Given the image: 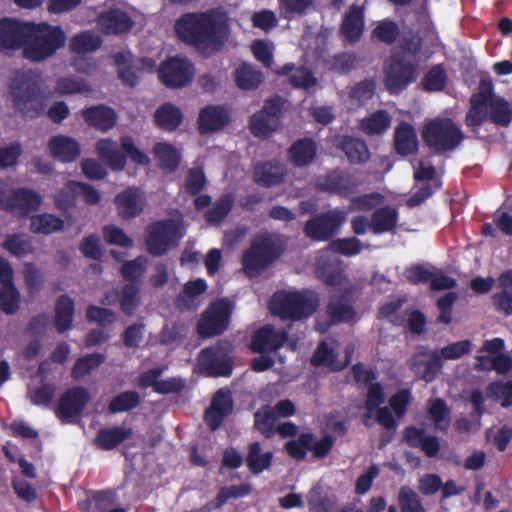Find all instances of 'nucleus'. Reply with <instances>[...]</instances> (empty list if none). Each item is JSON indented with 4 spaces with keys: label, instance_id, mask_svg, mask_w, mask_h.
I'll list each match as a JSON object with an SVG mask.
<instances>
[{
    "label": "nucleus",
    "instance_id": "obj_31",
    "mask_svg": "<svg viewBox=\"0 0 512 512\" xmlns=\"http://www.w3.org/2000/svg\"><path fill=\"white\" fill-rule=\"evenodd\" d=\"M82 117L89 126L103 132L112 129L117 121L114 109L104 104L85 108L82 111Z\"/></svg>",
    "mask_w": 512,
    "mask_h": 512
},
{
    "label": "nucleus",
    "instance_id": "obj_23",
    "mask_svg": "<svg viewBox=\"0 0 512 512\" xmlns=\"http://www.w3.org/2000/svg\"><path fill=\"white\" fill-rule=\"evenodd\" d=\"M326 313L331 325L354 321L356 312L350 304L349 291L345 290L340 294L331 295L326 306Z\"/></svg>",
    "mask_w": 512,
    "mask_h": 512
},
{
    "label": "nucleus",
    "instance_id": "obj_2",
    "mask_svg": "<svg viewBox=\"0 0 512 512\" xmlns=\"http://www.w3.org/2000/svg\"><path fill=\"white\" fill-rule=\"evenodd\" d=\"M28 34L23 57L33 63H41L51 58L66 43L63 29L47 22H30Z\"/></svg>",
    "mask_w": 512,
    "mask_h": 512
},
{
    "label": "nucleus",
    "instance_id": "obj_34",
    "mask_svg": "<svg viewBox=\"0 0 512 512\" xmlns=\"http://www.w3.org/2000/svg\"><path fill=\"white\" fill-rule=\"evenodd\" d=\"M337 147L344 152L350 164H365L370 159L366 142L353 136H342Z\"/></svg>",
    "mask_w": 512,
    "mask_h": 512
},
{
    "label": "nucleus",
    "instance_id": "obj_46",
    "mask_svg": "<svg viewBox=\"0 0 512 512\" xmlns=\"http://www.w3.org/2000/svg\"><path fill=\"white\" fill-rule=\"evenodd\" d=\"M271 406H263L254 413V428L265 438L270 439L276 434L277 418Z\"/></svg>",
    "mask_w": 512,
    "mask_h": 512
},
{
    "label": "nucleus",
    "instance_id": "obj_52",
    "mask_svg": "<svg viewBox=\"0 0 512 512\" xmlns=\"http://www.w3.org/2000/svg\"><path fill=\"white\" fill-rule=\"evenodd\" d=\"M55 88L60 95L81 94L92 91L90 84L85 79L74 76L58 78Z\"/></svg>",
    "mask_w": 512,
    "mask_h": 512
},
{
    "label": "nucleus",
    "instance_id": "obj_22",
    "mask_svg": "<svg viewBox=\"0 0 512 512\" xmlns=\"http://www.w3.org/2000/svg\"><path fill=\"white\" fill-rule=\"evenodd\" d=\"M114 204L119 217L123 220H130L143 212L145 200L138 188L128 187L115 196Z\"/></svg>",
    "mask_w": 512,
    "mask_h": 512
},
{
    "label": "nucleus",
    "instance_id": "obj_44",
    "mask_svg": "<svg viewBox=\"0 0 512 512\" xmlns=\"http://www.w3.org/2000/svg\"><path fill=\"white\" fill-rule=\"evenodd\" d=\"M488 119L496 126L507 127L512 122L511 104L497 95L488 109Z\"/></svg>",
    "mask_w": 512,
    "mask_h": 512
},
{
    "label": "nucleus",
    "instance_id": "obj_25",
    "mask_svg": "<svg viewBox=\"0 0 512 512\" xmlns=\"http://www.w3.org/2000/svg\"><path fill=\"white\" fill-rule=\"evenodd\" d=\"M98 26L105 35H119L128 32L133 22L125 11L109 9L102 11L98 16Z\"/></svg>",
    "mask_w": 512,
    "mask_h": 512
},
{
    "label": "nucleus",
    "instance_id": "obj_29",
    "mask_svg": "<svg viewBox=\"0 0 512 512\" xmlns=\"http://www.w3.org/2000/svg\"><path fill=\"white\" fill-rule=\"evenodd\" d=\"M364 24L363 8L352 5L343 17L340 25V34L349 43H356L363 34Z\"/></svg>",
    "mask_w": 512,
    "mask_h": 512
},
{
    "label": "nucleus",
    "instance_id": "obj_16",
    "mask_svg": "<svg viewBox=\"0 0 512 512\" xmlns=\"http://www.w3.org/2000/svg\"><path fill=\"white\" fill-rule=\"evenodd\" d=\"M160 82L168 88H182L188 85L194 76L193 64L183 56H172L164 60L157 68Z\"/></svg>",
    "mask_w": 512,
    "mask_h": 512
},
{
    "label": "nucleus",
    "instance_id": "obj_27",
    "mask_svg": "<svg viewBox=\"0 0 512 512\" xmlns=\"http://www.w3.org/2000/svg\"><path fill=\"white\" fill-rule=\"evenodd\" d=\"M286 173L285 167L278 161H265L255 165L253 180L260 186L270 188L280 185Z\"/></svg>",
    "mask_w": 512,
    "mask_h": 512
},
{
    "label": "nucleus",
    "instance_id": "obj_62",
    "mask_svg": "<svg viewBox=\"0 0 512 512\" xmlns=\"http://www.w3.org/2000/svg\"><path fill=\"white\" fill-rule=\"evenodd\" d=\"M251 492V486L247 483H242L239 485H231L220 488L216 497L215 503L217 508H221L225 505L231 498H240L244 497Z\"/></svg>",
    "mask_w": 512,
    "mask_h": 512
},
{
    "label": "nucleus",
    "instance_id": "obj_13",
    "mask_svg": "<svg viewBox=\"0 0 512 512\" xmlns=\"http://www.w3.org/2000/svg\"><path fill=\"white\" fill-rule=\"evenodd\" d=\"M360 183L346 169L335 167L316 177L314 187L322 193L349 197L358 192Z\"/></svg>",
    "mask_w": 512,
    "mask_h": 512
},
{
    "label": "nucleus",
    "instance_id": "obj_15",
    "mask_svg": "<svg viewBox=\"0 0 512 512\" xmlns=\"http://www.w3.org/2000/svg\"><path fill=\"white\" fill-rule=\"evenodd\" d=\"M146 250L152 256H162L177 245L179 227L172 219L158 220L147 228Z\"/></svg>",
    "mask_w": 512,
    "mask_h": 512
},
{
    "label": "nucleus",
    "instance_id": "obj_1",
    "mask_svg": "<svg viewBox=\"0 0 512 512\" xmlns=\"http://www.w3.org/2000/svg\"><path fill=\"white\" fill-rule=\"evenodd\" d=\"M180 40L199 49H220L228 36L229 26L224 13L217 9L184 13L175 22Z\"/></svg>",
    "mask_w": 512,
    "mask_h": 512
},
{
    "label": "nucleus",
    "instance_id": "obj_35",
    "mask_svg": "<svg viewBox=\"0 0 512 512\" xmlns=\"http://www.w3.org/2000/svg\"><path fill=\"white\" fill-rule=\"evenodd\" d=\"M74 314V300L66 294L61 295L55 303L54 317V325L59 334H63L72 328Z\"/></svg>",
    "mask_w": 512,
    "mask_h": 512
},
{
    "label": "nucleus",
    "instance_id": "obj_39",
    "mask_svg": "<svg viewBox=\"0 0 512 512\" xmlns=\"http://www.w3.org/2000/svg\"><path fill=\"white\" fill-rule=\"evenodd\" d=\"M64 220L60 217L42 213L33 215L30 218V231L34 234L50 235L52 233L62 231L64 229Z\"/></svg>",
    "mask_w": 512,
    "mask_h": 512
},
{
    "label": "nucleus",
    "instance_id": "obj_61",
    "mask_svg": "<svg viewBox=\"0 0 512 512\" xmlns=\"http://www.w3.org/2000/svg\"><path fill=\"white\" fill-rule=\"evenodd\" d=\"M73 183H77V181L69 180L65 186L55 194L54 203L59 210L66 211L75 206L78 198V190L72 185Z\"/></svg>",
    "mask_w": 512,
    "mask_h": 512
},
{
    "label": "nucleus",
    "instance_id": "obj_20",
    "mask_svg": "<svg viewBox=\"0 0 512 512\" xmlns=\"http://www.w3.org/2000/svg\"><path fill=\"white\" fill-rule=\"evenodd\" d=\"M90 400L88 390L83 386L67 389L59 398L56 416L61 421L80 416Z\"/></svg>",
    "mask_w": 512,
    "mask_h": 512
},
{
    "label": "nucleus",
    "instance_id": "obj_11",
    "mask_svg": "<svg viewBox=\"0 0 512 512\" xmlns=\"http://www.w3.org/2000/svg\"><path fill=\"white\" fill-rule=\"evenodd\" d=\"M285 102L281 96L275 95L266 99L262 109L251 116L249 126L255 137H269L278 129Z\"/></svg>",
    "mask_w": 512,
    "mask_h": 512
},
{
    "label": "nucleus",
    "instance_id": "obj_49",
    "mask_svg": "<svg viewBox=\"0 0 512 512\" xmlns=\"http://www.w3.org/2000/svg\"><path fill=\"white\" fill-rule=\"evenodd\" d=\"M2 246L11 255L18 258H22L33 252L31 240L23 233L8 234Z\"/></svg>",
    "mask_w": 512,
    "mask_h": 512
},
{
    "label": "nucleus",
    "instance_id": "obj_10",
    "mask_svg": "<svg viewBox=\"0 0 512 512\" xmlns=\"http://www.w3.org/2000/svg\"><path fill=\"white\" fill-rule=\"evenodd\" d=\"M233 308V303L226 298L210 304L197 323L198 334L209 338L225 332L229 326Z\"/></svg>",
    "mask_w": 512,
    "mask_h": 512
},
{
    "label": "nucleus",
    "instance_id": "obj_60",
    "mask_svg": "<svg viewBox=\"0 0 512 512\" xmlns=\"http://www.w3.org/2000/svg\"><path fill=\"white\" fill-rule=\"evenodd\" d=\"M146 271V260L137 257L134 260L126 261L121 266V274L130 284L137 285Z\"/></svg>",
    "mask_w": 512,
    "mask_h": 512
},
{
    "label": "nucleus",
    "instance_id": "obj_64",
    "mask_svg": "<svg viewBox=\"0 0 512 512\" xmlns=\"http://www.w3.org/2000/svg\"><path fill=\"white\" fill-rule=\"evenodd\" d=\"M361 241L356 237L338 238L330 243V249L344 256H354L361 251Z\"/></svg>",
    "mask_w": 512,
    "mask_h": 512
},
{
    "label": "nucleus",
    "instance_id": "obj_59",
    "mask_svg": "<svg viewBox=\"0 0 512 512\" xmlns=\"http://www.w3.org/2000/svg\"><path fill=\"white\" fill-rule=\"evenodd\" d=\"M207 184V178L200 167L190 168L185 176L184 189L190 196L200 194Z\"/></svg>",
    "mask_w": 512,
    "mask_h": 512
},
{
    "label": "nucleus",
    "instance_id": "obj_17",
    "mask_svg": "<svg viewBox=\"0 0 512 512\" xmlns=\"http://www.w3.org/2000/svg\"><path fill=\"white\" fill-rule=\"evenodd\" d=\"M30 22L15 18L3 17L0 19V53L11 56L22 49L29 37Z\"/></svg>",
    "mask_w": 512,
    "mask_h": 512
},
{
    "label": "nucleus",
    "instance_id": "obj_28",
    "mask_svg": "<svg viewBox=\"0 0 512 512\" xmlns=\"http://www.w3.org/2000/svg\"><path fill=\"white\" fill-rule=\"evenodd\" d=\"M393 145L396 153L402 157L415 155L419 143L414 126L405 121L400 122L394 131Z\"/></svg>",
    "mask_w": 512,
    "mask_h": 512
},
{
    "label": "nucleus",
    "instance_id": "obj_8",
    "mask_svg": "<svg viewBox=\"0 0 512 512\" xmlns=\"http://www.w3.org/2000/svg\"><path fill=\"white\" fill-rule=\"evenodd\" d=\"M418 60H411L403 54H391L384 65V86L392 95L402 93L416 80Z\"/></svg>",
    "mask_w": 512,
    "mask_h": 512
},
{
    "label": "nucleus",
    "instance_id": "obj_4",
    "mask_svg": "<svg viewBox=\"0 0 512 512\" xmlns=\"http://www.w3.org/2000/svg\"><path fill=\"white\" fill-rule=\"evenodd\" d=\"M283 249L281 241L269 233L256 236L242 254L244 273L250 278L260 275L281 256Z\"/></svg>",
    "mask_w": 512,
    "mask_h": 512
},
{
    "label": "nucleus",
    "instance_id": "obj_55",
    "mask_svg": "<svg viewBox=\"0 0 512 512\" xmlns=\"http://www.w3.org/2000/svg\"><path fill=\"white\" fill-rule=\"evenodd\" d=\"M119 304L121 311L126 316L134 315L139 305V288L134 284L124 285L119 292Z\"/></svg>",
    "mask_w": 512,
    "mask_h": 512
},
{
    "label": "nucleus",
    "instance_id": "obj_47",
    "mask_svg": "<svg viewBox=\"0 0 512 512\" xmlns=\"http://www.w3.org/2000/svg\"><path fill=\"white\" fill-rule=\"evenodd\" d=\"M141 403V397L135 390H127L113 397L108 404L111 414L129 412L137 408Z\"/></svg>",
    "mask_w": 512,
    "mask_h": 512
},
{
    "label": "nucleus",
    "instance_id": "obj_58",
    "mask_svg": "<svg viewBox=\"0 0 512 512\" xmlns=\"http://www.w3.org/2000/svg\"><path fill=\"white\" fill-rule=\"evenodd\" d=\"M447 75L442 65H434L422 79L423 89L427 92L442 91L446 84Z\"/></svg>",
    "mask_w": 512,
    "mask_h": 512
},
{
    "label": "nucleus",
    "instance_id": "obj_43",
    "mask_svg": "<svg viewBox=\"0 0 512 512\" xmlns=\"http://www.w3.org/2000/svg\"><path fill=\"white\" fill-rule=\"evenodd\" d=\"M391 125V117L386 110H377L360 122L361 131L369 136L386 132Z\"/></svg>",
    "mask_w": 512,
    "mask_h": 512
},
{
    "label": "nucleus",
    "instance_id": "obj_33",
    "mask_svg": "<svg viewBox=\"0 0 512 512\" xmlns=\"http://www.w3.org/2000/svg\"><path fill=\"white\" fill-rule=\"evenodd\" d=\"M132 434V428L123 426L101 428L96 434L94 444L100 450L111 451L130 438Z\"/></svg>",
    "mask_w": 512,
    "mask_h": 512
},
{
    "label": "nucleus",
    "instance_id": "obj_36",
    "mask_svg": "<svg viewBox=\"0 0 512 512\" xmlns=\"http://www.w3.org/2000/svg\"><path fill=\"white\" fill-rule=\"evenodd\" d=\"M398 211L392 206H383L373 211L370 229L376 235L393 231L398 222Z\"/></svg>",
    "mask_w": 512,
    "mask_h": 512
},
{
    "label": "nucleus",
    "instance_id": "obj_14",
    "mask_svg": "<svg viewBox=\"0 0 512 512\" xmlns=\"http://www.w3.org/2000/svg\"><path fill=\"white\" fill-rule=\"evenodd\" d=\"M346 221V212L339 208L330 209L311 217L304 225L305 235L314 241H328L339 232Z\"/></svg>",
    "mask_w": 512,
    "mask_h": 512
},
{
    "label": "nucleus",
    "instance_id": "obj_50",
    "mask_svg": "<svg viewBox=\"0 0 512 512\" xmlns=\"http://www.w3.org/2000/svg\"><path fill=\"white\" fill-rule=\"evenodd\" d=\"M428 413L436 430L447 431L450 426V409L445 400L436 398L430 402Z\"/></svg>",
    "mask_w": 512,
    "mask_h": 512
},
{
    "label": "nucleus",
    "instance_id": "obj_51",
    "mask_svg": "<svg viewBox=\"0 0 512 512\" xmlns=\"http://www.w3.org/2000/svg\"><path fill=\"white\" fill-rule=\"evenodd\" d=\"M20 308V293L14 282L0 288V310L6 315H14Z\"/></svg>",
    "mask_w": 512,
    "mask_h": 512
},
{
    "label": "nucleus",
    "instance_id": "obj_6",
    "mask_svg": "<svg viewBox=\"0 0 512 512\" xmlns=\"http://www.w3.org/2000/svg\"><path fill=\"white\" fill-rule=\"evenodd\" d=\"M425 145L437 155L452 152L464 140L460 127L450 118H434L422 128Z\"/></svg>",
    "mask_w": 512,
    "mask_h": 512
},
{
    "label": "nucleus",
    "instance_id": "obj_7",
    "mask_svg": "<svg viewBox=\"0 0 512 512\" xmlns=\"http://www.w3.org/2000/svg\"><path fill=\"white\" fill-rule=\"evenodd\" d=\"M232 348L229 340L221 339L215 345L202 349L197 359L200 371L210 377L231 376L233 372Z\"/></svg>",
    "mask_w": 512,
    "mask_h": 512
},
{
    "label": "nucleus",
    "instance_id": "obj_54",
    "mask_svg": "<svg viewBox=\"0 0 512 512\" xmlns=\"http://www.w3.org/2000/svg\"><path fill=\"white\" fill-rule=\"evenodd\" d=\"M398 504L401 512H426L419 495L407 485L399 489Z\"/></svg>",
    "mask_w": 512,
    "mask_h": 512
},
{
    "label": "nucleus",
    "instance_id": "obj_24",
    "mask_svg": "<svg viewBox=\"0 0 512 512\" xmlns=\"http://www.w3.org/2000/svg\"><path fill=\"white\" fill-rule=\"evenodd\" d=\"M229 121V113L223 106L208 105L199 113L198 131L202 135L210 134L223 129Z\"/></svg>",
    "mask_w": 512,
    "mask_h": 512
},
{
    "label": "nucleus",
    "instance_id": "obj_18",
    "mask_svg": "<svg viewBox=\"0 0 512 512\" xmlns=\"http://www.w3.org/2000/svg\"><path fill=\"white\" fill-rule=\"evenodd\" d=\"M411 371L425 382H433L443 368L438 350H430L426 346H419L409 359Z\"/></svg>",
    "mask_w": 512,
    "mask_h": 512
},
{
    "label": "nucleus",
    "instance_id": "obj_56",
    "mask_svg": "<svg viewBox=\"0 0 512 512\" xmlns=\"http://www.w3.org/2000/svg\"><path fill=\"white\" fill-rule=\"evenodd\" d=\"M105 361V356L101 353L86 354L76 360L72 368L74 378L84 377L92 370L98 368Z\"/></svg>",
    "mask_w": 512,
    "mask_h": 512
},
{
    "label": "nucleus",
    "instance_id": "obj_40",
    "mask_svg": "<svg viewBox=\"0 0 512 512\" xmlns=\"http://www.w3.org/2000/svg\"><path fill=\"white\" fill-rule=\"evenodd\" d=\"M272 460L273 453L271 451L262 453L259 442L256 441L249 444L246 465L252 474H260L268 469L272 464Z\"/></svg>",
    "mask_w": 512,
    "mask_h": 512
},
{
    "label": "nucleus",
    "instance_id": "obj_21",
    "mask_svg": "<svg viewBox=\"0 0 512 512\" xmlns=\"http://www.w3.org/2000/svg\"><path fill=\"white\" fill-rule=\"evenodd\" d=\"M288 340L286 329H275L272 325H264L255 331L251 338L250 350L254 353L275 352Z\"/></svg>",
    "mask_w": 512,
    "mask_h": 512
},
{
    "label": "nucleus",
    "instance_id": "obj_26",
    "mask_svg": "<svg viewBox=\"0 0 512 512\" xmlns=\"http://www.w3.org/2000/svg\"><path fill=\"white\" fill-rule=\"evenodd\" d=\"M47 146L50 156L62 163L75 161L81 153L79 142L66 135L52 136Z\"/></svg>",
    "mask_w": 512,
    "mask_h": 512
},
{
    "label": "nucleus",
    "instance_id": "obj_12",
    "mask_svg": "<svg viewBox=\"0 0 512 512\" xmlns=\"http://www.w3.org/2000/svg\"><path fill=\"white\" fill-rule=\"evenodd\" d=\"M41 72L32 69H18L13 73L9 88L16 106H26L36 101L41 93Z\"/></svg>",
    "mask_w": 512,
    "mask_h": 512
},
{
    "label": "nucleus",
    "instance_id": "obj_57",
    "mask_svg": "<svg viewBox=\"0 0 512 512\" xmlns=\"http://www.w3.org/2000/svg\"><path fill=\"white\" fill-rule=\"evenodd\" d=\"M400 34L398 24L390 19L379 21L372 31V36L380 42L391 45L396 42Z\"/></svg>",
    "mask_w": 512,
    "mask_h": 512
},
{
    "label": "nucleus",
    "instance_id": "obj_38",
    "mask_svg": "<svg viewBox=\"0 0 512 512\" xmlns=\"http://www.w3.org/2000/svg\"><path fill=\"white\" fill-rule=\"evenodd\" d=\"M153 153L159 162V167L167 173L175 172L181 162V154L178 149L169 143H156Z\"/></svg>",
    "mask_w": 512,
    "mask_h": 512
},
{
    "label": "nucleus",
    "instance_id": "obj_37",
    "mask_svg": "<svg viewBox=\"0 0 512 512\" xmlns=\"http://www.w3.org/2000/svg\"><path fill=\"white\" fill-rule=\"evenodd\" d=\"M154 121L157 127L164 131H175L183 121V114L177 106L164 103L154 113Z\"/></svg>",
    "mask_w": 512,
    "mask_h": 512
},
{
    "label": "nucleus",
    "instance_id": "obj_53",
    "mask_svg": "<svg viewBox=\"0 0 512 512\" xmlns=\"http://www.w3.org/2000/svg\"><path fill=\"white\" fill-rule=\"evenodd\" d=\"M385 401L384 391L383 387L380 383L374 382L369 384L367 397L365 400V409L367 412L363 415V423L370 427L371 423L369 422V419L372 416V413L381 407V405Z\"/></svg>",
    "mask_w": 512,
    "mask_h": 512
},
{
    "label": "nucleus",
    "instance_id": "obj_63",
    "mask_svg": "<svg viewBox=\"0 0 512 512\" xmlns=\"http://www.w3.org/2000/svg\"><path fill=\"white\" fill-rule=\"evenodd\" d=\"M496 96L493 83L490 80H481L479 91L470 98V105L489 109Z\"/></svg>",
    "mask_w": 512,
    "mask_h": 512
},
{
    "label": "nucleus",
    "instance_id": "obj_42",
    "mask_svg": "<svg viewBox=\"0 0 512 512\" xmlns=\"http://www.w3.org/2000/svg\"><path fill=\"white\" fill-rule=\"evenodd\" d=\"M234 78L237 87L247 91L256 90L264 81L262 72L246 63L235 70Z\"/></svg>",
    "mask_w": 512,
    "mask_h": 512
},
{
    "label": "nucleus",
    "instance_id": "obj_9",
    "mask_svg": "<svg viewBox=\"0 0 512 512\" xmlns=\"http://www.w3.org/2000/svg\"><path fill=\"white\" fill-rule=\"evenodd\" d=\"M334 442L333 436L329 434L317 439L314 433L303 432L297 439L287 441L284 448L292 459L300 462L306 459L308 451L312 452L314 459L326 458L331 452Z\"/></svg>",
    "mask_w": 512,
    "mask_h": 512
},
{
    "label": "nucleus",
    "instance_id": "obj_3",
    "mask_svg": "<svg viewBox=\"0 0 512 512\" xmlns=\"http://www.w3.org/2000/svg\"><path fill=\"white\" fill-rule=\"evenodd\" d=\"M318 293L311 289L276 292L270 304L271 312L282 320L299 321L309 318L319 307Z\"/></svg>",
    "mask_w": 512,
    "mask_h": 512
},
{
    "label": "nucleus",
    "instance_id": "obj_32",
    "mask_svg": "<svg viewBox=\"0 0 512 512\" xmlns=\"http://www.w3.org/2000/svg\"><path fill=\"white\" fill-rule=\"evenodd\" d=\"M275 73L279 76H288L289 84L296 89L309 90L317 84L313 72L305 66H296L294 63H286Z\"/></svg>",
    "mask_w": 512,
    "mask_h": 512
},
{
    "label": "nucleus",
    "instance_id": "obj_45",
    "mask_svg": "<svg viewBox=\"0 0 512 512\" xmlns=\"http://www.w3.org/2000/svg\"><path fill=\"white\" fill-rule=\"evenodd\" d=\"M234 205V197L231 193L221 195L204 213L205 221L211 225L221 223L231 212Z\"/></svg>",
    "mask_w": 512,
    "mask_h": 512
},
{
    "label": "nucleus",
    "instance_id": "obj_5",
    "mask_svg": "<svg viewBox=\"0 0 512 512\" xmlns=\"http://www.w3.org/2000/svg\"><path fill=\"white\" fill-rule=\"evenodd\" d=\"M95 150L99 158L115 171L124 170L127 158L141 166H146L150 163L148 155L138 149L131 136H122L120 138V148L117 142L111 138L100 139L96 142Z\"/></svg>",
    "mask_w": 512,
    "mask_h": 512
},
{
    "label": "nucleus",
    "instance_id": "obj_30",
    "mask_svg": "<svg viewBox=\"0 0 512 512\" xmlns=\"http://www.w3.org/2000/svg\"><path fill=\"white\" fill-rule=\"evenodd\" d=\"M318 146L310 137L296 140L288 149V159L295 167H306L312 164L317 156Z\"/></svg>",
    "mask_w": 512,
    "mask_h": 512
},
{
    "label": "nucleus",
    "instance_id": "obj_48",
    "mask_svg": "<svg viewBox=\"0 0 512 512\" xmlns=\"http://www.w3.org/2000/svg\"><path fill=\"white\" fill-rule=\"evenodd\" d=\"M102 45L100 36L85 31L74 35L70 40V50L76 54H84L94 52Z\"/></svg>",
    "mask_w": 512,
    "mask_h": 512
},
{
    "label": "nucleus",
    "instance_id": "obj_19",
    "mask_svg": "<svg viewBox=\"0 0 512 512\" xmlns=\"http://www.w3.org/2000/svg\"><path fill=\"white\" fill-rule=\"evenodd\" d=\"M41 204V195L25 187L10 190L4 202L5 209L20 218H26L30 213L37 211Z\"/></svg>",
    "mask_w": 512,
    "mask_h": 512
},
{
    "label": "nucleus",
    "instance_id": "obj_41",
    "mask_svg": "<svg viewBox=\"0 0 512 512\" xmlns=\"http://www.w3.org/2000/svg\"><path fill=\"white\" fill-rule=\"evenodd\" d=\"M310 363L314 367L325 366L332 371H341L345 368V364L338 360L335 350L324 341L317 346Z\"/></svg>",
    "mask_w": 512,
    "mask_h": 512
}]
</instances>
